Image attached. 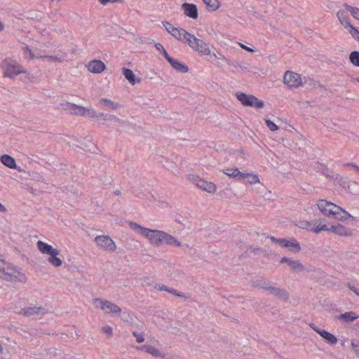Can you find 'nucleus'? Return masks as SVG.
Here are the masks:
<instances>
[{"label": "nucleus", "mask_w": 359, "mask_h": 359, "mask_svg": "<svg viewBox=\"0 0 359 359\" xmlns=\"http://www.w3.org/2000/svg\"><path fill=\"white\" fill-rule=\"evenodd\" d=\"M269 292L278 299H282L283 301H287L290 297L288 292L284 288L272 287Z\"/></svg>", "instance_id": "nucleus-18"}, {"label": "nucleus", "mask_w": 359, "mask_h": 359, "mask_svg": "<svg viewBox=\"0 0 359 359\" xmlns=\"http://www.w3.org/2000/svg\"><path fill=\"white\" fill-rule=\"evenodd\" d=\"M59 254L60 251L57 250L55 252L50 255L48 259V262L55 267L60 266L62 264V259L57 257Z\"/></svg>", "instance_id": "nucleus-30"}, {"label": "nucleus", "mask_w": 359, "mask_h": 359, "mask_svg": "<svg viewBox=\"0 0 359 359\" xmlns=\"http://www.w3.org/2000/svg\"><path fill=\"white\" fill-rule=\"evenodd\" d=\"M337 16L340 21L341 24L345 27V28H350L351 26H353L352 24H351L349 21V17L347 15V13L344 11H339L337 13Z\"/></svg>", "instance_id": "nucleus-26"}, {"label": "nucleus", "mask_w": 359, "mask_h": 359, "mask_svg": "<svg viewBox=\"0 0 359 359\" xmlns=\"http://www.w3.org/2000/svg\"><path fill=\"white\" fill-rule=\"evenodd\" d=\"M156 48L163 55V56L165 57V59L168 61L171 56L168 55L163 45L160 43H155Z\"/></svg>", "instance_id": "nucleus-44"}, {"label": "nucleus", "mask_w": 359, "mask_h": 359, "mask_svg": "<svg viewBox=\"0 0 359 359\" xmlns=\"http://www.w3.org/2000/svg\"><path fill=\"white\" fill-rule=\"evenodd\" d=\"M224 173L230 178H233L238 181H241L243 176V172H241L237 168L226 169V171H224Z\"/></svg>", "instance_id": "nucleus-28"}, {"label": "nucleus", "mask_w": 359, "mask_h": 359, "mask_svg": "<svg viewBox=\"0 0 359 359\" xmlns=\"http://www.w3.org/2000/svg\"><path fill=\"white\" fill-rule=\"evenodd\" d=\"M155 288L158 289L159 290H161V291H166L168 292V290H170V287H168L164 285H156L155 286Z\"/></svg>", "instance_id": "nucleus-57"}, {"label": "nucleus", "mask_w": 359, "mask_h": 359, "mask_svg": "<svg viewBox=\"0 0 359 359\" xmlns=\"http://www.w3.org/2000/svg\"><path fill=\"white\" fill-rule=\"evenodd\" d=\"M348 288L352 291L355 294H356L358 297H359V291L355 287V286H352L351 285L350 283L348 284Z\"/></svg>", "instance_id": "nucleus-60"}, {"label": "nucleus", "mask_w": 359, "mask_h": 359, "mask_svg": "<svg viewBox=\"0 0 359 359\" xmlns=\"http://www.w3.org/2000/svg\"><path fill=\"white\" fill-rule=\"evenodd\" d=\"M86 111L87 108L76 104L74 114L79 116H85L86 114Z\"/></svg>", "instance_id": "nucleus-47"}, {"label": "nucleus", "mask_w": 359, "mask_h": 359, "mask_svg": "<svg viewBox=\"0 0 359 359\" xmlns=\"http://www.w3.org/2000/svg\"><path fill=\"white\" fill-rule=\"evenodd\" d=\"M280 242L282 248H288L292 253H298L302 250L300 243L294 238H283Z\"/></svg>", "instance_id": "nucleus-10"}, {"label": "nucleus", "mask_w": 359, "mask_h": 359, "mask_svg": "<svg viewBox=\"0 0 359 359\" xmlns=\"http://www.w3.org/2000/svg\"><path fill=\"white\" fill-rule=\"evenodd\" d=\"M122 319L127 323H130L133 321V318L129 315V313H127L126 312H123V316L122 317Z\"/></svg>", "instance_id": "nucleus-55"}, {"label": "nucleus", "mask_w": 359, "mask_h": 359, "mask_svg": "<svg viewBox=\"0 0 359 359\" xmlns=\"http://www.w3.org/2000/svg\"><path fill=\"white\" fill-rule=\"evenodd\" d=\"M0 278L6 281L11 282L26 283L27 280L25 275L20 272L18 268L15 266H12L8 268V271H2L0 274Z\"/></svg>", "instance_id": "nucleus-3"}, {"label": "nucleus", "mask_w": 359, "mask_h": 359, "mask_svg": "<svg viewBox=\"0 0 359 359\" xmlns=\"http://www.w3.org/2000/svg\"><path fill=\"white\" fill-rule=\"evenodd\" d=\"M95 242L104 250L114 252L116 248L115 243L109 236H97L95 238Z\"/></svg>", "instance_id": "nucleus-7"}, {"label": "nucleus", "mask_w": 359, "mask_h": 359, "mask_svg": "<svg viewBox=\"0 0 359 359\" xmlns=\"http://www.w3.org/2000/svg\"><path fill=\"white\" fill-rule=\"evenodd\" d=\"M335 219H337L339 221H346L348 219H351L352 220H355V217L350 215L348 212H346L344 209V211H341L339 212V214L334 217Z\"/></svg>", "instance_id": "nucleus-34"}, {"label": "nucleus", "mask_w": 359, "mask_h": 359, "mask_svg": "<svg viewBox=\"0 0 359 359\" xmlns=\"http://www.w3.org/2000/svg\"><path fill=\"white\" fill-rule=\"evenodd\" d=\"M1 67L4 69V75L6 77L13 78L15 76L25 73L23 67L16 61L11 59H5L1 62Z\"/></svg>", "instance_id": "nucleus-2"}, {"label": "nucleus", "mask_w": 359, "mask_h": 359, "mask_svg": "<svg viewBox=\"0 0 359 359\" xmlns=\"http://www.w3.org/2000/svg\"><path fill=\"white\" fill-rule=\"evenodd\" d=\"M47 313V310L43 306H30V307H25L22 309L20 311V314H22L25 316H30L34 314L38 313Z\"/></svg>", "instance_id": "nucleus-15"}, {"label": "nucleus", "mask_w": 359, "mask_h": 359, "mask_svg": "<svg viewBox=\"0 0 359 359\" xmlns=\"http://www.w3.org/2000/svg\"><path fill=\"white\" fill-rule=\"evenodd\" d=\"M129 226L131 229L134 230H137L141 233V235L144 236L147 232L148 228L140 226L139 224L133 222H130Z\"/></svg>", "instance_id": "nucleus-38"}, {"label": "nucleus", "mask_w": 359, "mask_h": 359, "mask_svg": "<svg viewBox=\"0 0 359 359\" xmlns=\"http://www.w3.org/2000/svg\"><path fill=\"white\" fill-rule=\"evenodd\" d=\"M354 330L356 332H359V322H357L355 324H354Z\"/></svg>", "instance_id": "nucleus-64"}, {"label": "nucleus", "mask_w": 359, "mask_h": 359, "mask_svg": "<svg viewBox=\"0 0 359 359\" xmlns=\"http://www.w3.org/2000/svg\"><path fill=\"white\" fill-rule=\"evenodd\" d=\"M270 239L275 243L278 244L280 246H281V242L283 241V238H276L274 236H271Z\"/></svg>", "instance_id": "nucleus-59"}, {"label": "nucleus", "mask_w": 359, "mask_h": 359, "mask_svg": "<svg viewBox=\"0 0 359 359\" xmlns=\"http://www.w3.org/2000/svg\"><path fill=\"white\" fill-rule=\"evenodd\" d=\"M102 331L108 336V337H111L113 334L112 328L109 325L103 327Z\"/></svg>", "instance_id": "nucleus-53"}, {"label": "nucleus", "mask_w": 359, "mask_h": 359, "mask_svg": "<svg viewBox=\"0 0 359 359\" xmlns=\"http://www.w3.org/2000/svg\"><path fill=\"white\" fill-rule=\"evenodd\" d=\"M316 221H318V224H316V226L313 229V232L316 233H319L322 231H327V225L326 224H322V222L325 221V219H319Z\"/></svg>", "instance_id": "nucleus-36"}, {"label": "nucleus", "mask_w": 359, "mask_h": 359, "mask_svg": "<svg viewBox=\"0 0 359 359\" xmlns=\"http://www.w3.org/2000/svg\"><path fill=\"white\" fill-rule=\"evenodd\" d=\"M168 62H169L170 66L177 72L187 73L189 72V67L186 64L178 60L177 59H175L171 57L168 60Z\"/></svg>", "instance_id": "nucleus-16"}, {"label": "nucleus", "mask_w": 359, "mask_h": 359, "mask_svg": "<svg viewBox=\"0 0 359 359\" xmlns=\"http://www.w3.org/2000/svg\"><path fill=\"white\" fill-rule=\"evenodd\" d=\"M85 116L90 117V118L99 117V115L95 110H93L92 109H88V108H87L86 114Z\"/></svg>", "instance_id": "nucleus-52"}, {"label": "nucleus", "mask_w": 359, "mask_h": 359, "mask_svg": "<svg viewBox=\"0 0 359 359\" xmlns=\"http://www.w3.org/2000/svg\"><path fill=\"white\" fill-rule=\"evenodd\" d=\"M95 302H100V308L104 311L107 313H112L120 316L121 313V309L114 303L108 300H102L98 298L95 299Z\"/></svg>", "instance_id": "nucleus-8"}, {"label": "nucleus", "mask_w": 359, "mask_h": 359, "mask_svg": "<svg viewBox=\"0 0 359 359\" xmlns=\"http://www.w3.org/2000/svg\"><path fill=\"white\" fill-rule=\"evenodd\" d=\"M243 175L242 180H247V182L250 184L259 182V179L257 175L243 172Z\"/></svg>", "instance_id": "nucleus-33"}, {"label": "nucleus", "mask_w": 359, "mask_h": 359, "mask_svg": "<svg viewBox=\"0 0 359 359\" xmlns=\"http://www.w3.org/2000/svg\"><path fill=\"white\" fill-rule=\"evenodd\" d=\"M99 117L102 118L104 121H114L118 123H122V121L120 118H117L116 116H115L114 115L109 114L101 113L99 114Z\"/></svg>", "instance_id": "nucleus-35"}, {"label": "nucleus", "mask_w": 359, "mask_h": 359, "mask_svg": "<svg viewBox=\"0 0 359 359\" xmlns=\"http://www.w3.org/2000/svg\"><path fill=\"white\" fill-rule=\"evenodd\" d=\"M140 350L144 351L146 353H148L152 355L154 357L164 358L165 354L159 351L157 348H154L151 345H144L141 347Z\"/></svg>", "instance_id": "nucleus-27"}, {"label": "nucleus", "mask_w": 359, "mask_h": 359, "mask_svg": "<svg viewBox=\"0 0 359 359\" xmlns=\"http://www.w3.org/2000/svg\"><path fill=\"white\" fill-rule=\"evenodd\" d=\"M182 9L186 16L194 20L198 18V12L196 4L184 2L182 5Z\"/></svg>", "instance_id": "nucleus-12"}, {"label": "nucleus", "mask_w": 359, "mask_h": 359, "mask_svg": "<svg viewBox=\"0 0 359 359\" xmlns=\"http://www.w3.org/2000/svg\"><path fill=\"white\" fill-rule=\"evenodd\" d=\"M100 105L107 109H116L118 106V103L115 102L108 98H102L100 100Z\"/></svg>", "instance_id": "nucleus-29"}, {"label": "nucleus", "mask_w": 359, "mask_h": 359, "mask_svg": "<svg viewBox=\"0 0 359 359\" xmlns=\"http://www.w3.org/2000/svg\"><path fill=\"white\" fill-rule=\"evenodd\" d=\"M194 38L195 36L191 34L190 33V36H187L184 33L182 34V41H184V43L188 44L191 48H194L195 43H194Z\"/></svg>", "instance_id": "nucleus-41"}, {"label": "nucleus", "mask_w": 359, "mask_h": 359, "mask_svg": "<svg viewBox=\"0 0 359 359\" xmlns=\"http://www.w3.org/2000/svg\"><path fill=\"white\" fill-rule=\"evenodd\" d=\"M252 286L253 287H258L261 288L262 290H266L270 292L271 289L272 288V282L269 280H264L263 278L262 279H257L252 282Z\"/></svg>", "instance_id": "nucleus-23"}, {"label": "nucleus", "mask_w": 359, "mask_h": 359, "mask_svg": "<svg viewBox=\"0 0 359 359\" xmlns=\"http://www.w3.org/2000/svg\"><path fill=\"white\" fill-rule=\"evenodd\" d=\"M344 6L346 8L347 11H350L352 16L357 20H359V8L357 7H353L349 6L348 4L345 3Z\"/></svg>", "instance_id": "nucleus-40"}, {"label": "nucleus", "mask_w": 359, "mask_h": 359, "mask_svg": "<svg viewBox=\"0 0 359 359\" xmlns=\"http://www.w3.org/2000/svg\"><path fill=\"white\" fill-rule=\"evenodd\" d=\"M316 84L319 87H320L322 89L325 90V88L324 86L320 85V83L316 82L313 79H310V78L304 77V79L302 80V86H305V85H309V86L313 85V86H316Z\"/></svg>", "instance_id": "nucleus-45"}, {"label": "nucleus", "mask_w": 359, "mask_h": 359, "mask_svg": "<svg viewBox=\"0 0 359 359\" xmlns=\"http://www.w3.org/2000/svg\"><path fill=\"white\" fill-rule=\"evenodd\" d=\"M88 69L93 74H100L105 70L106 65L100 60H93L88 62Z\"/></svg>", "instance_id": "nucleus-13"}, {"label": "nucleus", "mask_w": 359, "mask_h": 359, "mask_svg": "<svg viewBox=\"0 0 359 359\" xmlns=\"http://www.w3.org/2000/svg\"><path fill=\"white\" fill-rule=\"evenodd\" d=\"M349 60L354 66L359 67V51H352L349 55Z\"/></svg>", "instance_id": "nucleus-37"}, {"label": "nucleus", "mask_w": 359, "mask_h": 359, "mask_svg": "<svg viewBox=\"0 0 359 359\" xmlns=\"http://www.w3.org/2000/svg\"><path fill=\"white\" fill-rule=\"evenodd\" d=\"M317 333L329 344L335 345L338 339L335 335L332 334L331 332L323 329L320 330H317Z\"/></svg>", "instance_id": "nucleus-17"}, {"label": "nucleus", "mask_w": 359, "mask_h": 359, "mask_svg": "<svg viewBox=\"0 0 359 359\" xmlns=\"http://www.w3.org/2000/svg\"><path fill=\"white\" fill-rule=\"evenodd\" d=\"M236 97L241 102V103L245 107L262 109L264 106V102L262 100H259L253 95L246 94L243 92H237L236 93Z\"/></svg>", "instance_id": "nucleus-4"}, {"label": "nucleus", "mask_w": 359, "mask_h": 359, "mask_svg": "<svg viewBox=\"0 0 359 359\" xmlns=\"http://www.w3.org/2000/svg\"><path fill=\"white\" fill-rule=\"evenodd\" d=\"M351 346L354 348L356 352L357 349H359V341H355L354 340L351 341Z\"/></svg>", "instance_id": "nucleus-61"}, {"label": "nucleus", "mask_w": 359, "mask_h": 359, "mask_svg": "<svg viewBox=\"0 0 359 359\" xmlns=\"http://www.w3.org/2000/svg\"><path fill=\"white\" fill-rule=\"evenodd\" d=\"M287 264L293 272H302L305 271L304 266L299 260H292L287 257H283L280 260V264Z\"/></svg>", "instance_id": "nucleus-11"}, {"label": "nucleus", "mask_w": 359, "mask_h": 359, "mask_svg": "<svg viewBox=\"0 0 359 359\" xmlns=\"http://www.w3.org/2000/svg\"><path fill=\"white\" fill-rule=\"evenodd\" d=\"M62 108L67 111L70 112L72 114H74V111L75 110L76 104H73L69 102H66L61 104Z\"/></svg>", "instance_id": "nucleus-42"}, {"label": "nucleus", "mask_w": 359, "mask_h": 359, "mask_svg": "<svg viewBox=\"0 0 359 359\" xmlns=\"http://www.w3.org/2000/svg\"><path fill=\"white\" fill-rule=\"evenodd\" d=\"M241 46L243 49H245V50H247V51H248L250 53H253L255 51L252 48H250V47H248V46H245L244 44H241Z\"/></svg>", "instance_id": "nucleus-62"}, {"label": "nucleus", "mask_w": 359, "mask_h": 359, "mask_svg": "<svg viewBox=\"0 0 359 359\" xmlns=\"http://www.w3.org/2000/svg\"><path fill=\"white\" fill-rule=\"evenodd\" d=\"M359 316L353 311H347L344 313H341L337 316V318L345 323H351L358 319Z\"/></svg>", "instance_id": "nucleus-25"}, {"label": "nucleus", "mask_w": 359, "mask_h": 359, "mask_svg": "<svg viewBox=\"0 0 359 359\" xmlns=\"http://www.w3.org/2000/svg\"><path fill=\"white\" fill-rule=\"evenodd\" d=\"M318 221L313 220L311 222H307L305 228L311 231H313V229L316 226Z\"/></svg>", "instance_id": "nucleus-50"}, {"label": "nucleus", "mask_w": 359, "mask_h": 359, "mask_svg": "<svg viewBox=\"0 0 359 359\" xmlns=\"http://www.w3.org/2000/svg\"><path fill=\"white\" fill-rule=\"evenodd\" d=\"M22 15L27 20H36L37 21H41L43 18L41 14L32 12H28L27 13L22 14Z\"/></svg>", "instance_id": "nucleus-39"}, {"label": "nucleus", "mask_w": 359, "mask_h": 359, "mask_svg": "<svg viewBox=\"0 0 359 359\" xmlns=\"http://www.w3.org/2000/svg\"><path fill=\"white\" fill-rule=\"evenodd\" d=\"M189 179L198 188L208 193H215L216 185L210 182L205 181L197 175H191Z\"/></svg>", "instance_id": "nucleus-5"}, {"label": "nucleus", "mask_w": 359, "mask_h": 359, "mask_svg": "<svg viewBox=\"0 0 359 359\" xmlns=\"http://www.w3.org/2000/svg\"><path fill=\"white\" fill-rule=\"evenodd\" d=\"M24 50H25V53H28L29 55V59H33L34 57V54L32 53V50L29 48L28 46H25L24 48H23Z\"/></svg>", "instance_id": "nucleus-56"}, {"label": "nucleus", "mask_w": 359, "mask_h": 359, "mask_svg": "<svg viewBox=\"0 0 359 359\" xmlns=\"http://www.w3.org/2000/svg\"><path fill=\"white\" fill-rule=\"evenodd\" d=\"M283 81L290 88H297L302 85L300 74L291 71H287L285 73Z\"/></svg>", "instance_id": "nucleus-6"}, {"label": "nucleus", "mask_w": 359, "mask_h": 359, "mask_svg": "<svg viewBox=\"0 0 359 359\" xmlns=\"http://www.w3.org/2000/svg\"><path fill=\"white\" fill-rule=\"evenodd\" d=\"M122 73L131 85H135L141 82V79L137 78L134 72L130 69L123 67Z\"/></svg>", "instance_id": "nucleus-20"}, {"label": "nucleus", "mask_w": 359, "mask_h": 359, "mask_svg": "<svg viewBox=\"0 0 359 359\" xmlns=\"http://www.w3.org/2000/svg\"><path fill=\"white\" fill-rule=\"evenodd\" d=\"M337 224H332L330 227H327V231H330V232H332L334 234H336L337 233Z\"/></svg>", "instance_id": "nucleus-58"}, {"label": "nucleus", "mask_w": 359, "mask_h": 359, "mask_svg": "<svg viewBox=\"0 0 359 359\" xmlns=\"http://www.w3.org/2000/svg\"><path fill=\"white\" fill-rule=\"evenodd\" d=\"M205 4L208 11H215L220 6L219 0H202Z\"/></svg>", "instance_id": "nucleus-32"}, {"label": "nucleus", "mask_w": 359, "mask_h": 359, "mask_svg": "<svg viewBox=\"0 0 359 359\" xmlns=\"http://www.w3.org/2000/svg\"><path fill=\"white\" fill-rule=\"evenodd\" d=\"M245 10L248 13H251L257 19H262L263 15L259 12L256 11L255 8L252 6H248L245 7Z\"/></svg>", "instance_id": "nucleus-46"}, {"label": "nucleus", "mask_w": 359, "mask_h": 359, "mask_svg": "<svg viewBox=\"0 0 359 359\" xmlns=\"http://www.w3.org/2000/svg\"><path fill=\"white\" fill-rule=\"evenodd\" d=\"M163 25L168 32L176 38L179 41H182V34L184 33L187 36H190V33L182 28L175 27L168 22H163Z\"/></svg>", "instance_id": "nucleus-9"}, {"label": "nucleus", "mask_w": 359, "mask_h": 359, "mask_svg": "<svg viewBox=\"0 0 359 359\" xmlns=\"http://www.w3.org/2000/svg\"><path fill=\"white\" fill-rule=\"evenodd\" d=\"M194 50L204 55H210V49L205 41L200 39L194 38Z\"/></svg>", "instance_id": "nucleus-14"}, {"label": "nucleus", "mask_w": 359, "mask_h": 359, "mask_svg": "<svg viewBox=\"0 0 359 359\" xmlns=\"http://www.w3.org/2000/svg\"><path fill=\"white\" fill-rule=\"evenodd\" d=\"M336 235L340 236H352L353 231L351 229L346 228L344 225L337 223V230Z\"/></svg>", "instance_id": "nucleus-31"}, {"label": "nucleus", "mask_w": 359, "mask_h": 359, "mask_svg": "<svg viewBox=\"0 0 359 359\" xmlns=\"http://www.w3.org/2000/svg\"><path fill=\"white\" fill-rule=\"evenodd\" d=\"M133 335L136 337V341L138 343H142L144 341V337L142 333H138L136 331L133 332Z\"/></svg>", "instance_id": "nucleus-51"}, {"label": "nucleus", "mask_w": 359, "mask_h": 359, "mask_svg": "<svg viewBox=\"0 0 359 359\" xmlns=\"http://www.w3.org/2000/svg\"><path fill=\"white\" fill-rule=\"evenodd\" d=\"M309 326L317 333V330H322L321 328L318 327L313 323L309 324Z\"/></svg>", "instance_id": "nucleus-63"}, {"label": "nucleus", "mask_w": 359, "mask_h": 359, "mask_svg": "<svg viewBox=\"0 0 359 359\" xmlns=\"http://www.w3.org/2000/svg\"><path fill=\"white\" fill-rule=\"evenodd\" d=\"M0 161L2 164L11 169H16L20 171V169L18 168L15 159L8 154H3L0 157Z\"/></svg>", "instance_id": "nucleus-19"}, {"label": "nucleus", "mask_w": 359, "mask_h": 359, "mask_svg": "<svg viewBox=\"0 0 359 359\" xmlns=\"http://www.w3.org/2000/svg\"><path fill=\"white\" fill-rule=\"evenodd\" d=\"M36 245H37L39 250L42 254H46L48 255H51L53 252H55V251L57 250L56 248H53L52 245H50L46 243H44L41 241H39L36 243Z\"/></svg>", "instance_id": "nucleus-24"}, {"label": "nucleus", "mask_w": 359, "mask_h": 359, "mask_svg": "<svg viewBox=\"0 0 359 359\" xmlns=\"http://www.w3.org/2000/svg\"><path fill=\"white\" fill-rule=\"evenodd\" d=\"M79 142L83 146V147L81 146L80 148H82L84 151H89V152H95V149L96 147H95V144L92 142L91 137H86L82 138Z\"/></svg>", "instance_id": "nucleus-21"}, {"label": "nucleus", "mask_w": 359, "mask_h": 359, "mask_svg": "<svg viewBox=\"0 0 359 359\" xmlns=\"http://www.w3.org/2000/svg\"><path fill=\"white\" fill-rule=\"evenodd\" d=\"M144 236L147 238L149 241V243L154 247L163 245H175L177 247L182 246V243L164 231L148 228Z\"/></svg>", "instance_id": "nucleus-1"}, {"label": "nucleus", "mask_w": 359, "mask_h": 359, "mask_svg": "<svg viewBox=\"0 0 359 359\" xmlns=\"http://www.w3.org/2000/svg\"><path fill=\"white\" fill-rule=\"evenodd\" d=\"M168 292L171 293V294H173L174 295L180 297H185V295L183 293H182L180 291H177V290H175L173 288H170V290H168Z\"/></svg>", "instance_id": "nucleus-54"}, {"label": "nucleus", "mask_w": 359, "mask_h": 359, "mask_svg": "<svg viewBox=\"0 0 359 359\" xmlns=\"http://www.w3.org/2000/svg\"><path fill=\"white\" fill-rule=\"evenodd\" d=\"M265 124L271 131H276L279 129L278 126L270 119H264Z\"/></svg>", "instance_id": "nucleus-48"}, {"label": "nucleus", "mask_w": 359, "mask_h": 359, "mask_svg": "<svg viewBox=\"0 0 359 359\" xmlns=\"http://www.w3.org/2000/svg\"><path fill=\"white\" fill-rule=\"evenodd\" d=\"M325 203H330V201H328L327 200H325V199H323V200H320L317 204L318 205V208L319 209V210L325 215V216H327V217H332V213H333V211H332V208L330 207V205H328V204H325Z\"/></svg>", "instance_id": "nucleus-22"}, {"label": "nucleus", "mask_w": 359, "mask_h": 359, "mask_svg": "<svg viewBox=\"0 0 359 359\" xmlns=\"http://www.w3.org/2000/svg\"><path fill=\"white\" fill-rule=\"evenodd\" d=\"M328 204L330 208H332L333 213H332V217L334 218L335 216L338 215L340 212L344 211V209L341 208L340 206L330 202V203H325Z\"/></svg>", "instance_id": "nucleus-43"}, {"label": "nucleus", "mask_w": 359, "mask_h": 359, "mask_svg": "<svg viewBox=\"0 0 359 359\" xmlns=\"http://www.w3.org/2000/svg\"><path fill=\"white\" fill-rule=\"evenodd\" d=\"M348 31H349V33L351 34L352 37L358 41H359V29L353 25L349 28Z\"/></svg>", "instance_id": "nucleus-49"}]
</instances>
